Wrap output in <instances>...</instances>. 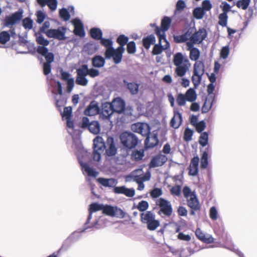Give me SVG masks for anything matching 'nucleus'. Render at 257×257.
<instances>
[{
  "label": "nucleus",
  "instance_id": "f257e3e1",
  "mask_svg": "<svg viewBox=\"0 0 257 257\" xmlns=\"http://www.w3.org/2000/svg\"><path fill=\"white\" fill-rule=\"evenodd\" d=\"M173 62L176 66L174 70L175 77H181V84L184 87H187L190 85V80L183 77L189 71L191 63L188 59L185 57L182 53L178 52L173 56Z\"/></svg>",
  "mask_w": 257,
  "mask_h": 257
},
{
  "label": "nucleus",
  "instance_id": "f03ea898",
  "mask_svg": "<svg viewBox=\"0 0 257 257\" xmlns=\"http://www.w3.org/2000/svg\"><path fill=\"white\" fill-rule=\"evenodd\" d=\"M119 138L121 144L128 149H133L138 145V139L132 133L124 132L120 135Z\"/></svg>",
  "mask_w": 257,
  "mask_h": 257
},
{
  "label": "nucleus",
  "instance_id": "7ed1b4c3",
  "mask_svg": "<svg viewBox=\"0 0 257 257\" xmlns=\"http://www.w3.org/2000/svg\"><path fill=\"white\" fill-rule=\"evenodd\" d=\"M105 144L103 139L99 136L93 140V158L94 161H99L101 159V154L105 149Z\"/></svg>",
  "mask_w": 257,
  "mask_h": 257
},
{
  "label": "nucleus",
  "instance_id": "20e7f679",
  "mask_svg": "<svg viewBox=\"0 0 257 257\" xmlns=\"http://www.w3.org/2000/svg\"><path fill=\"white\" fill-rule=\"evenodd\" d=\"M156 205L160 208L159 214H162L166 216L169 217L173 212V208L170 201L163 198H160L156 202Z\"/></svg>",
  "mask_w": 257,
  "mask_h": 257
},
{
  "label": "nucleus",
  "instance_id": "39448f33",
  "mask_svg": "<svg viewBox=\"0 0 257 257\" xmlns=\"http://www.w3.org/2000/svg\"><path fill=\"white\" fill-rule=\"evenodd\" d=\"M66 29L63 27H59L57 29H49L46 32V35L50 38H54L58 40H64L65 37Z\"/></svg>",
  "mask_w": 257,
  "mask_h": 257
},
{
  "label": "nucleus",
  "instance_id": "423d86ee",
  "mask_svg": "<svg viewBox=\"0 0 257 257\" xmlns=\"http://www.w3.org/2000/svg\"><path fill=\"white\" fill-rule=\"evenodd\" d=\"M171 23V19L168 17H165L162 20L161 28L156 27L155 33L158 37L165 38V32L168 30Z\"/></svg>",
  "mask_w": 257,
  "mask_h": 257
},
{
  "label": "nucleus",
  "instance_id": "0eeeda50",
  "mask_svg": "<svg viewBox=\"0 0 257 257\" xmlns=\"http://www.w3.org/2000/svg\"><path fill=\"white\" fill-rule=\"evenodd\" d=\"M23 10H19L11 15L6 17L5 19V26L11 28L21 21L23 17Z\"/></svg>",
  "mask_w": 257,
  "mask_h": 257
},
{
  "label": "nucleus",
  "instance_id": "6e6552de",
  "mask_svg": "<svg viewBox=\"0 0 257 257\" xmlns=\"http://www.w3.org/2000/svg\"><path fill=\"white\" fill-rule=\"evenodd\" d=\"M132 130L136 133L141 134L143 136H146L150 132V127L147 123L137 122L132 124Z\"/></svg>",
  "mask_w": 257,
  "mask_h": 257
},
{
  "label": "nucleus",
  "instance_id": "1a4fd4ad",
  "mask_svg": "<svg viewBox=\"0 0 257 257\" xmlns=\"http://www.w3.org/2000/svg\"><path fill=\"white\" fill-rule=\"evenodd\" d=\"M168 158L165 155L160 153L154 156L149 164L150 168H154L156 167L162 166L167 161Z\"/></svg>",
  "mask_w": 257,
  "mask_h": 257
},
{
  "label": "nucleus",
  "instance_id": "9d476101",
  "mask_svg": "<svg viewBox=\"0 0 257 257\" xmlns=\"http://www.w3.org/2000/svg\"><path fill=\"white\" fill-rule=\"evenodd\" d=\"M104 150H105L106 154L107 156H113L116 154L117 149L113 138L107 137Z\"/></svg>",
  "mask_w": 257,
  "mask_h": 257
},
{
  "label": "nucleus",
  "instance_id": "9b49d317",
  "mask_svg": "<svg viewBox=\"0 0 257 257\" xmlns=\"http://www.w3.org/2000/svg\"><path fill=\"white\" fill-rule=\"evenodd\" d=\"M207 36L206 31L202 28L200 29L197 32L191 34L190 39L193 43L200 44L205 39Z\"/></svg>",
  "mask_w": 257,
  "mask_h": 257
},
{
  "label": "nucleus",
  "instance_id": "f8f14e48",
  "mask_svg": "<svg viewBox=\"0 0 257 257\" xmlns=\"http://www.w3.org/2000/svg\"><path fill=\"white\" fill-rule=\"evenodd\" d=\"M77 158L83 172L87 173L88 176L93 177H96L98 175V172H97L94 169L90 167L87 163L83 162L82 160L80 158V155L78 154L77 155Z\"/></svg>",
  "mask_w": 257,
  "mask_h": 257
},
{
  "label": "nucleus",
  "instance_id": "ddd939ff",
  "mask_svg": "<svg viewBox=\"0 0 257 257\" xmlns=\"http://www.w3.org/2000/svg\"><path fill=\"white\" fill-rule=\"evenodd\" d=\"M110 104L114 112L121 113L124 111L125 102L121 98L119 97L115 98Z\"/></svg>",
  "mask_w": 257,
  "mask_h": 257
},
{
  "label": "nucleus",
  "instance_id": "4468645a",
  "mask_svg": "<svg viewBox=\"0 0 257 257\" xmlns=\"http://www.w3.org/2000/svg\"><path fill=\"white\" fill-rule=\"evenodd\" d=\"M159 39V43L161 46L156 45L153 50L152 53L154 55H158L162 53L163 50L167 49L169 47V43L167 41L165 38L158 37Z\"/></svg>",
  "mask_w": 257,
  "mask_h": 257
},
{
  "label": "nucleus",
  "instance_id": "2eb2a0df",
  "mask_svg": "<svg viewBox=\"0 0 257 257\" xmlns=\"http://www.w3.org/2000/svg\"><path fill=\"white\" fill-rule=\"evenodd\" d=\"M103 205L101 204H98L97 203H92L90 205L89 209V215L88 216L87 221L85 224V226H86L84 229L81 230V232H83L85 229L90 228L91 226H87V224L89 223L90 220L92 218V212H95L98 210H102Z\"/></svg>",
  "mask_w": 257,
  "mask_h": 257
},
{
  "label": "nucleus",
  "instance_id": "dca6fc26",
  "mask_svg": "<svg viewBox=\"0 0 257 257\" xmlns=\"http://www.w3.org/2000/svg\"><path fill=\"white\" fill-rule=\"evenodd\" d=\"M103 213L110 216H114L117 215H122V210L116 207L110 205H104L102 209Z\"/></svg>",
  "mask_w": 257,
  "mask_h": 257
},
{
  "label": "nucleus",
  "instance_id": "f3484780",
  "mask_svg": "<svg viewBox=\"0 0 257 257\" xmlns=\"http://www.w3.org/2000/svg\"><path fill=\"white\" fill-rule=\"evenodd\" d=\"M100 109L98 106V103L95 101L90 102L87 108L84 111V114L86 115L93 116L98 114Z\"/></svg>",
  "mask_w": 257,
  "mask_h": 257
},
{
  "label": "nucleus",
  "instance_id": "a211bd4d",
  "mask_svg": "<svg viewBox=\"0 0 257 257\" xmlns=\"http://www.w3.org/2000/svg\"><path fill=\"white\" fill-rule=\"evenodd\" d=\"M37 51L38 53L44 56L46 59V62L51 63L54 59V54L51 52H48V50L43 46H39L37 48Z\"/></svg>",
  "mask_w": 257,
  "mask_h": 257
},
{
  "label": "nucleus",
  "instance_id": "6ab92c4d",
  "mask_svg": "<svg viewBox=\"0 0 257 257\" xmlns=\"http://www.w3.org/2000/svg\"><path fill=\"white\" fill-rule=\"evenodd\" d=\"M113 191L115 193L124 194L129 197H132L135 194V190L134 188H127L124 186L115 187Z\"/></svg>",
  "mask_w": 257,
  "mask_h": 257
},
{
  "label": "nucleus",
  "instance_id": "aec40b11",
  "mask_svg": "<svg viewBox=\"0 0 257 257\" xmlns=\"http://www.w3.org/2000/svg\"><path fill=\"white\" fill-rule=\"evenodd\" d=\"M182 121V115L178 110L175 108L174 109V116L170 121V125L174 128H178L181 124Z\"/></svg>",
  "mask_w": 257,
  "mask_h": 257
},
{
  "label": "nucleus",
  "instance_id": "412c9836",
  "mask_svg": "<svg viewBox=\"0 0 257 257\" xmlns=\"http://www.w3.org/2000/svg\"><path fill=\"white\" fill-rule=\"evenodd\" d=\"M195 234L197 238L200 240L207 243H210L214 242V238L211 235L205 234L199 228H197L195 231Z\"/></svg>",
  "mask_w": 257,
  "mask_h": 257
},
{
  "label": "nucleus",
  "instance_id": "4be33fe9",
  "mask_svg": "<svg viewBox=\"0 0 257 257\" xmlns=\"http://www.w3.org/2000/svg\"><path fill=\"white\" fill-rule=\"evenodd\" d=\"M124 48L122 47H118L116 49H113V51L109 57H106L107 59L113 58V61L115 63H119L122 59V53L124 52Z\"/></svg>",
  "mask_w": 257,
  "mask_h": 257
},
{
  "label": "nucleus",
  "instance_id": "5701e85b",
  "mask_svg": "<svg viewBox=\"0 0 257 257\" xmlns=\"http://www.w3.org/2000/svg\"><path fill=\"white\" fill-rule=\"evenodd\" d=\"M114 112L109 102H105L102 104L101 116L103 118L106 119L109 118Z\"/></svg>",
  "mask_w": 257,
  "mask_h": 257
},
{
  "label": "nucleus",
  "instance_id": "b1692460",
  "mask_svg": "<svg viewBox=\"0 0 257 257\" xmlns=\"http://www.w3.org/2000/svg\"><path fill=\"white\" fill-rule=\"evenodd\" d=\"M100 40L101 45L106 48V50L105 52V57H109L112 53L114 52V48L112 47V41L110 39L103 38H101Z\"/></svg>",
  "mask_w": 257,
  "mask_h": 257
},
{
  "label": "nucleus",
  "instance_id": "393cba45",
  "mask_svg": "<svg viewBox=\"0 0 257 257\" xmlns=\"http://www.w3.org/2000/svg\"><path fill=\"white\" fill-rule=\"evenodd\" d=\"M199 158L198 156L193 157L190 162L189 174L191 176H195L198 173V164Z\"/></svg>",
  "mask_w": 257,
  "mask_h": 257
},
{
  "label": "nucleus",
  "instance_id": "a878e982",
  "mask_svg": "<svg viewBox=\"0 0 257 257\" xmlns=\"http://www.w3.org/2000/svg\"><path fill=\"white\" fill-rule=\"evenodd\" d=\"M72 23L74 26V34L80 37L84 36L85 33L83 29V26L81 21L78 19H75L72 21Z\"/></svg>",
  "mask_w": 257,
  "mask_h": 257
},
{
  "label": "nucleus",
  "instance_id": "bb28decb",
  "mask_svg": "<svg viewBox=\"0 0 257 257\" xmlns=\"http://www.w3.org/2000/svg\"><path fill=\"white\" fill-rule=\"evenodd\" d=\"M147 137L145 140V146L147 148H152L155 147L158 144L159 140L157 135L150 134L146 136Z\"/></svg>",
  "mask_w": 257,
  "mask_h": 257
},
{
  "label": "nucleus",
  "instance_id": "cd10ccee",
  "mask_svg": "<svg viewBox=\"0 0 257 257\" xmlns=\"http://www.w3.org/2000/svg\"><path fill=\"white\" fill-rule=\"evenodd\" d=\"M187 204L192 210H199L200 206L196 194H192L187 199Z\"/></svg>",
  "mask_w": 257,
  "mask_h": 257
},
{
  "label": "nucleus",
  "instance_id": "c85d7f7f",
  "mask_svg": "<svg viewBox=\"0 0 257 257\" xmlns=\"http://www.w3.org/2000/svg\"><path fill=\"white\" fill-rule=\"evenodd\" d=\"M97 181L100 184L105 187H113L117 184V181L113 178H98Z\"/></svg>",
  "mask_w": 257,
  "mask_h": 257
},
{
  "label": "nucleus",
  "instance_id": "c756f323",
  "mask_svg": "<svg viewBox=\"0 0 257 257\" xmlns=\"http://www.w3.org/2000/svg\"><path fill=\"white\" fill-rule=\"evenodd\" d=\"M37 1L42 7L47 5L52 11H55L57 9L58 4L57 0H37Z\"/></svg>",
  "mask_w": 257,
  "mask_h": 257
},
{
  "label": "nucleus",
  "instance_id": "7c9ffc66",
  "mask_svg": "<svg viewBox=\"0 0 257 257\" xmlns=\"http://www.w3.org/2000/svg\"><path fill=\"white\" fill-rule=\"evenodd\" d=\"M123 83L127 88L132 95H136L139 92V88L140 84L136 82H128L125 80H123Z\"/></svg>",
  "mask_w": 257,
  "mask_h": 257
},
{
  "label": "nucleus",
  "instance_id": "2f4dec72",
  "mask_svg": "<svg viewBox=\"0 0 257 257\" xmlns=\"http://www.w3.org/2000/svg\"><path fill=\"white\" fill-rule=\"evenodd\" d=\"M192 32L190 29L188 30L186 33L181 35L174 36V41L176 43H183L188 39H190V37L192 34Z\"/></svg>",
  "mask_w": 257,
  "mask_h": 257
},
{
  "label": "nucleus",
  "instance_id": "473e14b6",
  "mask_svg": "<svg viewBox=\"0 0 257 257\" xmlns=\"http://www.w3.org/2000/svg\"><path fill=\"white\" fill-rule=\"evenodd\" d=\"M141 217L142 222L148 224L155 218V215L151 211H147L141 213Z\"/></svg>",
  "mask_w": 257,
  "mask_h": 257
},
{
  "label": "nucleus",
  "instance_id": "72a5a7b5",
  "mask_svg": "<svg viewBox=\"0 0 257 257\" xmlns=\"http://www.w3.org/2000/svg\"><path fill=\"white\" fill-rule=\"evenodd\" d=\"M204 65L202 61H197L194 65L193 73L203 75L204 73Z\"/></svg>",
  "mask_w": 257,
  "mask_h": 257
},
{
  "label": "nucleus",
  "instance_id": "f704fd0d",
  "mask_svg": "<svg viewBox=\"0 0 257 257\" xmlns=\"http://www.w3.org/2000/svg\"><path fill=\"white\" fill-rule=\"evenodd\" d=\"M92 64L94 67L101 68L104 65L105 60L99 55L95 56L92 60Z\"/></svg>",
  "mask_w": 257,
  "mask_h": 257
},
{
  "label": "nucleus",
  "instance_id": "c9c22d12",
  "mask_svg": "<svg viewBox=\"0 0 257 257\" xmlns=\"http://www.w3.org/2000/svg\"><path fill=\"white\" fill-rule=\"evenodd\" d=\"M210 151L209 147L205 149V150L203 152L202 156L201 158V167L202 169H205L208 166V156Z\"/></svg>",
  "mask_w": 257,
  "mask_h": 257
},
{
  "label": "nucleus",
  "instance_id": "e433bc0d",
  "mask_svg": "<svg viewBox=\"0 0 257 257\" xmlns=\"http://www.w3.org/2000/svg\"><path fill=\"white\" fill-rule=\"evenodd\" d=\"M99 45L96 43L91 42L84 46V50L89 54H93L98 49Z\"/></svg>",
  "mask_w": 257,
  "mask_h": 257
},
{
  "label": "nucleus",
  "instance_id": "4c0bfd02",
  "mask_svg": "<svg viewBox=\"0 0 257 257\" xmlns=\"http://www.w3.org/2000/svg\"><path fill=\"white\" fill-rule=\"evenodd\" d=\"M187 101L193 102L195 101L197 98V94L194 89L189 88L184 94Z\"/></svg>",
  "mask_w": 257,
  "mask_h": 257
},
{
  "label": "nucleus",
  "instance_id": "58836bf2",
  "mask_svg": "<svg viewBox=\"0 0 257 257\" xmlns=\"http://www.w3.org/2000/svg\"><path fill=\"white\" fill-rule=\"evenodd\" d=\"M89 130L94 134H97L100 131L99 122L97 121H93L89 124Z\"/></svg>",
  "mask_w": 257,
  "mask_h": 257
},
{
  "label": "nucleus",
  "instance_id": "ea45409f",
  "mask_svg": "<svg viewBox=\"0 0 257 257\" xmlns=\"http://www.w3.org/2000/svg\"><path fill=\"white\" fill-rule=\"evenodd\" d=\"M150 172H147L145 174L144 173L142 169H138L134 171L132 173L134 181L136 180L137 178H140L141 180L144 179V177L149 173Z\"/></svg>",
  "mask_w": 257,
  "mask_h": 257
},
{
  "label": "nucleus",
  "instance_id": "a19ab883",
  "mask_svg": "<svg viewBox=\"0 0 257 257\" xmlns=\"http://www.w3.org/2000/svg\"><path fill=\"white\" fill-rule=\"evenodd\" d=\"M91 36L95 40H100L102 38V32L99 28H93L90 31Z\"/></svg>",
  "mask_w": 257,
  "mask_h": 257
},
{
  "label": "nucleus",
  "instance_id": "79ce46f5",
  "mask_svg": "<svg viewBox=\"0 0 257 257\" xmlns=\"http://www.w3.org/2000/svg\"><path fill=\"white\" fill-rule=\"evenodd\" d=\"M144 179L141 180L140 178H137L136 180L135 181L138 184V189L139 190L142 191L145 188V185L144 184V182L150 180L151 178V173H149L146 177H144Z\"/></svg>",
  "mask_w": 257,
  "mask_h": 257
},
{
  "label": "nucleus",
  "instance_id": "37998d69",
  "mask_svg": "<svg viewBox=\"0 0 257 257\" xmlns=\"http://www.w3.org/2000/svg\"><path fill=\"white\" fill-rule=\"evenodd\" d=\"M55 90L57 92L55 96V99L56 100V105L57 106H59V104H61V102L60 100L57 99V96L59 95L60 97H61L62 95V87L61 83L59 81L56 82Z\"/></svg>",
  "mask_w": 257,
  "mask_h": 257
},
{
  "label": "nucleus",
  "instance_id": "c03bdc74",
  "mask_svg": "<svg viewBox=\"0 0 257 257\" xmlns=\"http://www.w3.org/2000/svg\"><path fill=\"white\" fill-rule=\"evenodd\" d=\"M155 41V38L154 35H151L143 39V45L147 49H148L151 44H153Z\"/></svg>",
  "mask_w": 257,
  "mask_h": 257
},
{
  "label": "nucleus",
  "instance_id": "a18cd8bd",
  "mask_svg": "<svg viewBox=\"0 0 257 257\" xmlns=\"http://www.w3.org/2000/svg\"><path fill=\"white\" fill-rule=\"evenodd\" d=\"M200 51L197 48H193L190 50V59L192 61H197L200 57Z\"/></svg>",
  "mask_w": 257,
  "mask_h": 257
},
{
  "label": "nucleus",
  "instance_id": "49530a36",
  "mask_svg": "<svg viewBox=\"0 0 257 257\" xmlns=\"http://www.w3.org/2000/svg\"><path fill=\"white\" fill-rule=\"evenodd\" d=\"M199 143L203 147L208 145V134L207 132H203L201 134L199 137Z\"/></svg>",
  "mask_w": 257,
  "mask_h": 257
},
{
  "label": "nucleus",
  "instance_id": "de8ad7c7",
  "mask_svg": "<svg viewBox=\"0 0 257 257\" xmlns=\"http://www.w3.org/2000/svg\"><path fill=\"white\" fill-rule=\"evenodd\" d=\"M202 75L195 74L193 73L192 76V81L193 83L195 88H197V87L200 84L202 79Z\"/></svg>",
  "mask_w": 257,
  "mask_h": 257
},
{
  "label": "nucleus",
  "instance_id": "09e8293b",
  "mask_svg": "<svg viewBox=\"0 0 257 257\" xmlns=\"http://www.w3.org/2000/svg\"><path fill=\"white\" fill-rule=\"evenodd\" d=\"M214 99H211L207 97L202 108V112L205 113L209 111L212 107Z\"/></svg>",
  "mask_w": 257,
  "mask_h": 257
},
{
  "label": "nucleus",
  "instance_id": "8fccbe9b",
  "mask_svg": "<svg viewBox=\"0 0 257 257\" xmlns=\"http://www.w3.org/2000/svg\"><path fill=\"white\" fill-rule=\"evenodd\" d=\"M88 73V68L86 64L82 65L80 68L77 69V76H86Z\"/></svg>",
  "mask_w": 257,
  "mask_h": 257
},
{
  "label": "nucleus",
  "instance_id": "3c124183",
  "mask_svg": "<svg viewBox=\"0 0 257 257\" xmlns=\"http://www.w3.org/2000/svg\"><path fill=\"white\" fill-rule=\"evenodd\" d=\"M144 156V152L143 150L135 151L132 154V158L135 161L142 160Z\"/></svg>",
  "mask_w": 257,
  "mask_h": 257
},
{
  "label": "nucleus",
  "instance_id": "603ef678",
  "mask_svg": "<svg viewBox=\"0 0 257 257\" xmlns=\"http://www.w3.org/2000/svg\"><path fill=\"white\" fill-rule=\"evenodd\" d=\"M193 14L194 17L198 20L202 19L205 15L204 11L201 8H195L193 11Z\"/></svg>",
  "mask_w": 257,
  "mask_h": 257
},
{
  "label": "nucleus",
  "instance_id": "864d4df0",
  "mask_svg": "<svg viewBox=\"0 0 257 257\" xmlns=\"http://www.w3.org/2000/svg\"><path fill=\"white\" fill-rule=\"evenodd\" d=\"M218 24L222 27H226L227 26L228 16L225 13H221L219 15Z\"/></svg>",
  "mask_w": 257,
  "mask_h": 257
},
{
  "label": "nucleus",
  "instance_id": "5fc2aeb1",
  "mask_svg": "<svg viewBox=\"0 0 257 257\" xmlns=\"http://www.w3.org/2000/svg\"><path fill=\"white\" fill-rule=\"evenodd\" d=\"M162 194L163 191L161 188H155L150 192V196L153 199L159 198Z\"/></svg>",
  "mask_w": 257,
  "mask_h": 257
},
{
  "label": "nucleus",
  "instance_id": "6e6d98bb",
  "mask_svg": "<svg viewBox=\"0 0 257 257\" xmlns=\"http://www.w3.org/2000/svg\"><path fill=\"white\" fill-rule=\"evenodd\" d=\"M214 89L215 86L213 83H211L207 86L208 96L207 97L209 98V99H215V96L214 93H213Z\"/></svg>",
  "mask_w": 257,
  "mask_h": 257
},
{
  "label": "nucleus",
  "instance_id": "4d7b16f0",
  "mask_svg": "<svg viewBox=\"0 0 257 257\" xmlns=\"http://www.w3.org/2000/svg\"><path fill=\"white\" fill-rule=\"evenodd\" d=\"M250 3V0H239L236 3V6L242 10H246Z\"/></svg>",
  "mask_w": 257,
  "mask_h": 257
},
{
  "label": "nucleus",
  "instance_id": "13d9d810",
  "mask_svg": "<svg viewBox=\"0 0 257 257\" xmlns=\"http://www.w3.org/2000/svg\"><path fill=\"white\" fill-rule=\"evenodd\" d=\"M10 38V34L6 31H3L0 34V42L5 44L9 41Z\"/></svg>",
  "mask_w": 257,
  "mask_h": 257
},
{
  "label": "nucleus",
  "instance_id": "bf43d9fd",
  "mask_svg": "<svg viewBox=\"0 0 257 257\" xmlns=\"http://www.w3.org/2000/svg\"><path fill=\"white\" fill-rule=\"evenodd\" d=\"M33 24V21L29 18H26L23 20V26L26 29L30 30L32 29Z\"/></svg>",
  "mask_w": 257,
  "mask_h": 257
},
{
  "label": "nucleus",
  "instance_id": "052dcab7",
  "mask_svg": "<svg viewBox=\"0 0 257 257\" xmlns=\"http://www.w3.org/2000/svg\"><path fill=\"white\" fill-rule=\"evenodd\" d=\"M88 80L86 76H77L76 83L78 85L86 86L88 84Z\"/></svg>",
  "mask_w": 257,
  "mask_h": 257
},
{
  "label": "nucleus",
  "instance_id": "680f3d73",
  "mask_svg": "<svg viewBox=\"0 0 257 257\" xmlns=\"http://www.w3.org/2000/svg\"><path fill=\"white\" fill-rule=\"evenodd\" d=\"M149 203L146 201H141L140 202L136 208L140 211L143 212L148 209Z\"/></svg>",
  "mask_w": 257,
  "mask_h": 257
},
{
  "label": "nucleus",
  "instance_id": "e2e57ef3",
  "mask_svg": "<svg viewBox=\"0 0 257 257\" xmlns=\"http://www.w3.org/2000/svg\"><path fill=\"white\" fill-rule=\"evenodd\" d=\"M160 225L159 220L155 219V218L152 221L147 224V227L150 230H155Z\"/></svg>",
  "mask_w": 257,
  "mask_h": 257
},
{
  "label": "nucleus",
  "instance_id": "0e129e2a",
  "mask_svg": "<svg viewBox=\"0 0 257 257\" xmlns=\"http://www.w3.org/2000/svg\"><path fill=\"white\" fill-rule=\"evenodd\" d=\"M229 51L228 45L223 47L220 51V57L223 59H226L229 55Z\"/></svg>",
  "mask_w": 257,
  "mask_h": 257
},
{
  "label": "nucleus",
  "instance_id": "69168bd1",
  "mask_svg": "<svg viewBox=\"0 0 257 257\" xmlns=\"http://www.w3.org/2000/svg\"><path fill=\"white\" fill-rule=\"evenodd\" d=\"M59 15L60 17L64 21H67L70 19V14L66 9H62L59 11Z\"/></svg>",
  "mask_w": 257,
  "mask_h": 257
},
{
  "label": "nucleus",
  "instance_id": "338daca9",
  "mask_svg": "<svg viewBox=\"0 0 257 257\" xmlns=\"http://www.w3.org/2000/svg\"><path fill=\"white\" fill-rule=\"evenodd\" d=\"M187 99L184 94L180 93L178 95L176 99V101L178 104L180 106H184L186 104Z\"/></svg>",
  "mask_w": 257,
  "mask_h": 257
},
{
  "label": "nucleus",
  "instance_id": "774afa93",
  "mask_svg": "<svg viewBox=\"0 0 257 257\" xmlns=\"http://www.w3.org/2000/svg\"><path fill=\"white\" fill-rule=\"evenodd\" d=\"M36 41L37 43L42 45L41 46H43L45 47V46H48L49 44V41L46 39L43 36H39L36 38Z\"/></svg>",
  "mask_w": 257,
  "mask_h": 257
}]
</instances>
